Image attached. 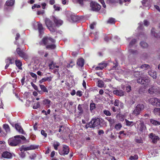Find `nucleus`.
Listing matches in <instances>:
<instances>
[{"instance_id": "nucleus-17", "label": "nucleus", "mask_w": 160, "mask_h": 160, "mask_svg": "<svg viewBox=\"0 0 160 160\" xmlns=\"http://www.w3.org/2000/svg\"><path fill=\"white\" fill-rule=\"evenodd\" d=\"M51 101L48 99H46L42 101L43 104L47 108H48L50 107Z\"/></svg>"}, {"instance_id": "nucleus-25", "label": "nucleus", "mask_w": 160, "mask_h": 160, "mask_svg": "<svg viewBox=\"0 0 160 160\" xmlns=\"http://www.w3.org/2000/svg\"><path fill=\"white\" fill-rule=\"evenodd\" d=\"M52 79V77H46L42 78L41 80L39 81V82L41 83L46 81H48L49 82L51 81Z\"/></svg>"}, {"instance_id": "nucleus-59", "label": "nucleus", "mask_w": 160, "mask_h": 160, "mask_svg": "<svg viewBox=\"0 0 160 160\" xmlns=\"http://www.w3.org/2000/svg\"><path fill=\"white\" fill-rule=\"evenodd\" d=\"M126 90L127 92H130L131 90V87L129 85H127L126 87Z\"/></svg>"}, {"instance_id": "nucleus-43", "label": "nucleus", "mask_w": 160, "mask_h": 160, "mask_svg": "<svg viewBox=\"0 0 160 160\" xmlns=\"http://www.w3.org/2000/svg\"><path fill=\"white\" fill-rule=\"evenodd\" d=\"M40 107V103L39 102H38L34 104L33 106V108L34 109H37Z\"/></svg>"}, {"instance_id": "nucleus-9", "label": "nucleus", "mask_w": 160, "mask_h": 160, "mask_svg": "<svg viewBox=\"0 0 160 160\" xmlns=\"http://www.w3.org/2000/svg\"><path fill=\"white\" fill-rule=\"evenodd\" d=\"M90 122L93 128L98 126L100 123V119L98 118L92 119Z\"/></svg>"}, {"instance_id": "nucleus-40", "label": "nucleus", "mask_w": 160, "mask_h": 160, "mask_svg": "<svg viewBox=\"0 0 160 160\" xmlns=\"http://www.w3.org/2000/svg\"><path fill=\"white\" fill-rule=\"evenodd\" d=\"M29 149V150H32L38 148V146H36L34 145H31L28 146Z\"/></svg>"}, {"instance_id": "nucleus-57", "label": "nucleus", "mask_w": 160, "mask_h": 160, "mask_svg": "<svg viewBox=\"0 0 160 160\" xmlns=\"http://www.w3.org/2000/svg\"><path fill=\"white\" fill-rule=\"evenodd\" d=\"M53 8L56 11H59L61 9V8L60 7L56 5H54Z\"/></svg>"}, {"instance_id": "nucleus-47", "label": "nucleus", "mask_w": 160, "mask_h": 160, "mask_svg": "<svg viewBox=\"0 0 160 160\" xmlns=\"http://www.w3.org/2000/svg\"><path fill=\"white\" fill-rule=\"evenodd\" d=\"M134 75L136 77H137L138 76H139L140 77H141L142 76V73L140 72H138V71H135L134 72Z\"/></svg>"}, {"instance_id": "nucleus-32", "label": "nucleus", "mask_w": 160, "mask_h": 160, "mask_svg": "<svg viewBox=\"0 0 160 160\" xmlns=\"http://www.w3.org/2000/svg\"><path fill=\"white\" fill-rule=\"evenodd\" d=\"M60 145V143L57 141H54L52 143V146L55 150H58V147Z\"/></svg>"}, {"instance_id": "nucleus-3", "label": "nucleus", "mask_w": 160, "mask_h": 160, "mask_svg": "<svg viewBox=\"0 0 160 160\" xmlns=\"http://www.w3.org/2000/svg\"><path fill=\"white\" fill-rule=\"evenodd\" d=\"M144 108V106L142 104H138L133 110L132 114L135 116H138L140 114L141 111Z\"/></svg>"}, {"instance_id": "nucleus-61", "label": "nucleus", "mask_w": 160, "mask_h": 160, "mask_svg": "<svg viewBox=\"0 0 160 160\" xmlns=\"http://www.w3.org/2000/svg\"><path fill=\"white\" fill-rule=\"evenodd\" d=\"M103 68V67H102V66H100L98 65V66L96 67L95 68V69L96 70H102V69Z\"/></svg>"}, {"instance_id": "nucleus-26", "label": "nucleus", "mask_w": 160, "mask_h": 160, "mask_svg": "<svg viewBox=\"0 0 160 160\" xmlns=\"http://www.w3.org/2000/svg\"><path fill=\"white\" fill-rule=\"evenodd\" d=\"M15 2L14 0H9L6 2V6H12Z\"/></svg>"}, {"instance_id": "nucleus-14", "label": "nucleus", "mask_w": 160, "mask_h": 160, "mask_svg": "<svg viewBox=\"0 0 160 160\" xmlns=\"http://www.w3.org/2000/svg\"><path fill=\"white\" fill-rule=\"evenodd\" d=\"M53 19L57 26H59L61 25L63 22L62 21L54 17H53Z\"/></svg>"}, {"instance_id": "nucleus-55", "label": "nucleus", "mask_w": 160, "mask_h": 160, "mask_svg": "<svg viewBox=\"0 0 160 160\" xmlns=\"http://www.w3.org/2000/svg\"><path fill=\"white\" fill-rule=\"evenodd\" d=\"M120 101L118 100H116L114 102V105L116 106H119L120 104Z\"/></svg>"}, {"instance_id": "nucleus-39", "label": "nucleus", "mask_w": 160, "mask_h": 160, "mask_svg": "<svg viewBox=\"0 0 160 160\" xmlns=\"http://www.w3.org/2000/svg\"><path fill=\"white\" fill-rule=\"evenodd\" d=\"M136 40L133 39L129 43L128 47L129 48H131L135 43Z\"/></svg>"}, {"instance_id": "nucleus-34", "label": "nucleus", "mask_w": 160, "mask_h": 160, "mask_svg": "<svg viewBox=\"0 0 160 160\" xmlns=\"http://www.w3.org/2000/svg\"><path fill=\"white\" fill-rule=\"evenodd\" d=\"M19 150L21 152L23 150L24 151L29 150L28 146L26 147L24 145H22L19 148Z\"/></svg>"}, {"instance_id": "nucleus-41", "label": "nucleus", "mask_w": 160, "mask_h": 160, "mask_svg": "<svg viewBox=\"0 0 160 160\" xmlns=\"http://www.w3.org/2000/svg\"><path fill=\"white\" fill-rule=\"evenodd\" d=\"M90 110L91 111H92L95 109L96 108L95 104L94 103L92 102L90 104Z\"/></svg>"}, {"instance_id": "nucleus-15", "label": "nucleus", "mask_w": 160, "mask_h": 160, "mask_svg": "<svg viewBox=\"0 0 160 160\" xmlns=\"http://www.w3.org/2000/svg\"><path fill=\"white\" fill-rule=\"evenodd\" d=\"M15 128L16 130L19 133L22 134H24V131L21 126L18 123L15 124Z\"/></svg>"}, {"instance_id": "nucleus-29", "label": "nucleus", "mask_w": 160, "mask_h": 160, "mask_svg": "<svg viewBox=\"0 0 160 160\" xmlns=\"http://www.w3.org/2000/svg\"><path fill=\"white\" fill-rule=\"evenodd\" d=\"M151 32L152 34L155 37L158 38H160V33H159L158 34L156 33L155 32L154 29L152 28L151 30Z\"/></svg>"}, {"instance_id": "nucleus-20", "label": "nucleus", "mask_w": 160, "mask_h": 160, "mask_svg": "<svg viewBox=\"0 0 160 160\" xmlns=\"http://www.w3.org/2000/svg\"><path fill=\"white\" fill-rule=\"evenodd\" d=\"M37 22L38 23V29L40 34H42L44 30L42 24L38 22Z\"/></svg>"}, {"instance_id": "nucleus-16", "label": "nucleus", "mask_w": 160, "mask_h": 160, "mask_svg": "<svg viewBox=\"0 0 160 160\" xmlns=\"http://www.w3.org/2000/svg\"><path fill=\"white\" fill-rule=\"evenodd\" d=\"M2 156L4 158H10L12 157V155L11 153L8 151H5L2 153Z\"/></svg>"}, {"instance_id": "nucleus-45", "label": "nucleus", "mask_w": 160, "mask_h": 160, "mask_svg": "<svg viewBox=\"0 0 160 160\" xmlns=\"http://www.w3.org/2000/svg\"><path fill=\"white\" fill-rule=\"evenodd\" d=\"M142 3L143 6H146L145 5L147 4L148 5L150 4L149 0H143L142 1Z\"/></svg>"}, {"instance_id": "nucleus-4", "label": "nucleus", "mask_w": 160, "mask_h": 160, "mask_svg": "<svg viewBox=\"0 0 160 160\" xmlns=\"http://www.w3.org/2000/svg\"><path fill=\"white\" fill-rule=\"evenodd\" d=\"M45 22L47 26L51 32H54L56 31V28L53 27L52 22L49 19L46 18Z\"/></svg>"}, {"instance_id": "nucleus-50", "label": "nucleus", "mask_w": 160, "mask_h": 160, "mask_svg": "<svg viewBox=\"0 0 160 160\" xmlns=\"http://www.w3.org/2000/svg\"><path fill=\"white\" fill-rule=\"evenodd\" d=\"M129 52L130 54H135L137 53V51L136 50L130 49L129 50Z\"/></svg>"}, {"instance_id": "nucleus-54", "label": "nucleus", "mask_w": 160, "mask_h": 160, "mask_svg": "<svg viewBox=\"0 0 160 160\" xmlns=\"http://www.w3.org/2000/svg\"><path fill=\"white\" fill-rule=\"evenodd\" d=\"M19 155L22 158H24L26 156L25 152L22 151L21 152L19 153Z\"/></svg>"}, {"instance_id": "nucleus-51", "label": "nucleus", "mask_w": 160, "mask_h": 160, "mask_svg": "<svg viewBox=\"0 0 160 160\" xmlns=\"http://www.w3.org/2000/svg\"><path fill=\"white\" fill-rule=\"evenodd\" d=\"M98 65H99L100 66H102V67H103V68L106 67L107 66V63L105 62H101V63H100Z\"/></svg>"}, {"instance_id": "nucleus-33", "label": "nucleus", "mask_w": 160, "mask_h": 160, "mask_svg": "<svg viewBox=\"0 0 160 160\" xmlns=\"http://www.w3.org/2000/svg\"><path fill=\"white\" fill-rule=\"evenodd\" d=\"M82 105L79 104L78 106V113L79 114H82L83 112V110L82 107Z\"/></svg>"}, {"instance_id": "nucleus-7", "label": "nucleus", "mask_w": 160, "mask_h": 160, "mask_svg": "<svg viewBox=\"0 0 160 160\" xmlns=\"http://www.w3.org/2000/svg\"><path fill=\"white\" fill-rule=\"evenodd\" d=\"M59 154L61 155H65L68 154L69 152V149L68 146L64 145L62 148V150H59Z\"/></svg>"}, {"instance_id": "nucleus-44", "label": "nucleus", "mask_w": 160, "mask_h": 160, "mask_svg": "<svg viewBox=\"0 0 160 160\" xmlns=\"http://www.w3.org/2000/svg\"><path fill=\"white\" fill-rule=\"evenodd\" d=\"M141 68L144 69H148V68H150V67L148 64H144L142 65L141 66Z\"/></svg>"}, {"instance_id": "nucleus-38", "label": "nucleus", "mask_w": 160, "mask_h": 160, "mask_svg": "<svg viewBox=\"0 0 160 160\" xmlns=\"http://www.w3.org/2000/svg\"><path fill=\"white\" fill-rule=\"evenodd\" d=\"M125 121L127 126H132L134 125V122L132 121H129L127 119H125Z\"/></svg>"}, {"instance_id": "nucleus-23", "label": "nucleus", "mask_w": 160, "mask_h": 160, "mask_svg": "<svg viewBox=\"0 0 160 160\" xmlns=\"http://www.w3.org/2000/svg\"><path fill=\"white\" fill-rule=\"evenodd\" d=\"M148 74L152 77L154 79L157 78V72L153 71H150L148 72Z\"/></svg>"}, {"instance_id": "nucleus-60", "label": "nucleus", "mask_w": 160, "mask_h": 160, "mask_svg": "<svg viewBox=\"0 0 160 160\" xmlns=\"http://www.w3.org/2000/svg\"><path fill=\"white\" fill-rule=\"evenodd\" d=\"M36 157V155L35 153L32 154L29 156V158L31 159H34Z\"/></svg>"}, {"instance_id": "nucleus-21", "label": "nucleus", "mask_w": 160, "mask_h": 160, "mask_svg": "<svg viewBox=\"0 0 160 160\" xmlns=\"http://www.w3.org/2000/svg\"><path fill=\"white\" fill-rule=\"evenodd\" d=\"M77 65L81 67L83 66L84 64V60L82 58H80L78 59L77 62Z\"/></svg>"}, {"instance_id": "nucleus-58", "label": "nucleus", "mask_w": 160, "mask_h": 160, "mask_svg": "<svg viewBox=\"0 0 160 160\" xmlns=\"http://www.w3.org/2000/svg\"><path fill=\"white\" fill-rule=\"evenodd\" d=\"M135 141L138 143H142L143 142L142 139L140 138H137L135 139Z\"/></svg>"}, {"instance_id": "nucleus-22", "label": "nucleus", "mask_w": 160, "mask_h": 160, "mask_svg": "<svg viewBox=\"0 0 160 160\" xmlns=\"http://www.w3.org/2000/svg\"><path fill=\"white\" fill-rule=\"evenodd\" d=\"M144 128H145L144 122H143L140 121L139 125L138 127V129L141 132H142Z\"/></svg>"}, {"instance_id": "nucleus-49", "label": "nucleus", "mask_w": 160, "mask_h": 160, "mask_svg": "<svg viewBox=\"0 0 160 160\" xmlns=\"http://www.w3.org/2000/svg\"><path fill=\"white\" fill-rule=\"evenodd\" d=\"M138 158V156L137 155H135L134 156H131L129 157V159L130 160H137Z\"/></svg>"}, {"instance_id": "nucleus-30", "label": "nucleus", "mask_w": 160, "mask_h": 160, "mask_svg": "<svg viewBox=\"0 0 160 160\" xmlns=\"http://www.w3.org/2000/svg\"><path fill=\"white\" fill-rule=\"evenodd\" d=\"M150 122L154 125H160V121H157L154 119H151L150 120Z\"/></svg>"}, {"instance_id": "nucleus-35", "label": "nucleus", "mask_w": 160, "mask_h": 160, "mask_svg": "<svg viewBox=\"0 0 160 160\" xmlns=\"http://www.w3.org/2000/svg\"><path fill=\"white\" fill-rule=\"evenodd\" d=\"M107 2L110 5L114 4L118 2V0H107Z\"/></svg>"}, {"instance_id": "nucleus-53", "label": "nucleus", "mask_w": 160, "mask_h": 160, "mask_svg": "<svg viewBox=\"0 0 160 160\" xmlns=\"http://www.w3.org/2000/svg\"><path fill=\"white\" fill-rule=\"evenodd\" d=\"M103 113L107 116H110L111 115L110 112L108 110H104L103 111Z\"/></svg>"}, {"instance_id": "nucleus-28", "label": "nucleus", "mask_w": 160, "mask_h": 160, "mask_svg": "<svg viewBox=\"0 0 160 160\" xmlns=\"http://www.w3.org/2000/svg\"><path fill=\"white\" fill-rule=\"evenodd\" d=\"M5 62L6 63H9V64H12L14 62V58H8L5 60Z\"/></svg>"}, {"instance_id": "nucleus-52", "label": "nucleus", "mask_w": 160, "mask_h": 160, "mask_svg": "<svg viewBox=\"0 0 160 160\" xmlns=\"http://www.w3.org/2000/svg\"><path fill=\"white\" fill-rule=\"evenodd\" d=\"M49 69H53L55 68V65L53 64V62H51L49 65Z\"/></svg>"}, {"instance_id": "nucleus-11", "label": "nucleus", "mask_w": 160, "mask_h": 160, "mask_svg": "<svg viewBox=\"0 0 160 160\" xmlns=\"http://www.w3.org/2000/svg\"><path fill=\"white\" fill-rule=\"evenodd\" d=\"M16 51L17 53L20 57L24 59L27 58V55L25 53L23 52L19 48H17L16 49Z\"/></svg>"}, {"instance_id": "nucleus-27", "label": "nucleus", "mask_w": 160, "mask_h": 160, "mask_svg": "<svg viewBox=\"0 0 160 160\" xmlns=\"http://www.w3.org/2000/svg\"><path fill=\"white\" fill-rule=\"evenodd\" d=\"M15 63L16 66L18 68L20 69H21L22 63L21 61L19 60H16L15 61Z\"/></svg>"}, {"instance_id": "nucleus-36", "label": "nucleus", "mask_w": 160, "mask_h": 160, "mask_svg": "<svg viewBox=\"0 0 160 160\" xmlns=\"http://www.w3.org/2000/svg\"><path fill=\"white\" fill-rule=\"evenodd\" d=\"M40 87L41 89L43 92H48V91L46 88L43 85H40Z\"/></svg>"}, {"instance_id": "nucleus-19", "label": "nucleus", "mask_w": 160, "mask_h": 160, "mask_svg": "<svg viewBox=\"0 0 160 160\" xmlns=\"http://www.w3.org/2000/svg\"><path fill=\"white\" fill-rule=\"evenodd\" d=\"M114 94L120 96H123L124 94V92L121 90H115L113 91Z\"/></svg>"}, {"instance_id": "nucleus-63", "label": "nucleus", "mask_w": 160, "mask_h": 160, "mask_svg": "<svg viewBox=\"0 0 160 160\" xmlns=\"http://www.w3.org/2000/svg\"><path fill=\"white\" fill-rule=\"evenodd\" d=\"M31 85L33 87V88L36 91H38V88L37 86L36 85L34 84L32 82H31Z\"/></svg>"}, {"instance_id": "nucleus-6", "label": "nucleus", "mask_w": 160, "mask_h": 160, "mask_svg": "<svg viewBox=\"0 0 160 160\" xmlns=\"http://www.w3.org/2000/svg\"><path fill=\"white\" fill-rule=\"evenodd\" d=\"M90 6L93 11H98L101 8V6L95 2H92L90 3Z\"/></svg>"}, {"instance_id": "nucleus-10", "label": "nucleus", "mask_w": 160, "mask_h": 160, "mask_svg": "<svg viewBox=\"0 0 160 160\" xmlns=\"http://www.w3.org/2000/svg\"><path fill=\"white\" fill-rule=\"evenodd\" d=\"M149 137L152 140V142L153 143H156L159 140V138L157 136L151 133L149 134Z\"/></svg>"}, {"instance_id": "nucleus-64", "label": "nucleus", "mask_w": 160, "mask_h": 160, "mask_svg": "<svg viewBox=\"0 0 160 160\" xmlns=\"http://www.w3.org/2000/svg\"><path fill=\"white\" fill-rule=\"evenodd\" d=\"M41 134L45 138H46L47 137V134L45 132V131L44 130H42L41 131Z\"/></svg>"}, {"instance_id": "nucleus-46", "label": "nucleus", "mask_w": 160, "mask_h": 160, "mask_svg": "<svg viewBox=\"0 0 160 160\" xmlns=\"http://www.w3.org/2000/svg\"><path fill=\"white\" fill-rule=\"evenodd\" d=\"M141 46L143 48H145L148 47V44L147 43L144 42H140Z\"/></svg>"}, {"instance_id": "nucleus-1", "label": "nucleus", "mask_w": 160, "mask_h": 160, "mask_svg": "<svg viewBox=\"0 0 160 160\" xmlns=\"http://www.w3.org/2000/svg\"><path fill=\"white\" fill-rule=\"evenodd\" d=\"M55 42V40L51 38H48L45 37L40 42V44L41 45L44 44L46 45L48 44L46 46V48L49 49H55L56 46L54 43Z\"/></svg>"}, {"instance_id": "nucleus-24", "label": "nucleus", "mask_w": 160, "mask_h": 160, "mask_svg": "<svg viewBox=\"0 0 160 160\" xmlns=\"http://www.w3.org/2000/svg\"><path fill=\"white\" fill-rule=\"evenodd\" d=\"M3 128L5 130L6 132L7 133H9L10 131V128L9 125L7 124H4L3 125Z\"/></svg>"}, {"instance_id": "nucleus-12", "label": "nucleus", "mask_w": 160, "mask_h": 160, "mask_svg": "<svg viewBox=\"0 0 160 160\" xmlns=\"http://www.w3.org/2000/svg\"><path fill=\"white\" fill-rule=\"evenodd\" d=\"M109 122V126L110 127H113L114 126L116 122V120L111 117H107L105 118Z\"/></svg>"}, {"instance_id": "nucleus-37", "label": "nucleus", "mask_w": 160, "mask_h": 160, "mask_svg": "<svg viewBox=\"0 0 160 160\" xmlns=\"http://www.w3.org/2000/svg\"><path fill=\"white\" fill-rule=\"evenodd\" d=\"M154 112L156 115H160V108H155L154 110Z\"/></svg>"}, {"instance_id": "nucleus-31", "label": "nucleus", "mask_w": 160, "mask_h": 160, "mask_svg": "<svg viewBox=\"0 0 160 160\" xmlns=\"http://www.w3.org/2000/svg\"><path fill=\"white\" fill-rule=\"evenodd\" d=\"M122 127V125L121 123H118L116 124L114 126V129L116 130H120Z\"/></svg>"}, {"instance_id": "nucleus-2", "label": "nucleus", "mask_w": 160, "mask_h": 160, "mask_svg": "<svg viewBox=\"0 0 160 160\" xmlns=\"http://www.w3.org/2000/svg\"><path fill=\"white\" fill-rule=\"evenodd\" d=\"M23 141L26 140L25 137L22 135H17L13 138H10L8 141V143L12 146H15L17 145L21 142V140Z\"/></svg>"}, {"instance_id": "nucleus-18", "label": "nucleus", "mask_w": 160, "mask_h": 160, "mask_svg": "<svg viewBox=\"0 0 160 160\" xmlns=\"http://www.w3.org/2000/svg\"><path fill=\"white\" fill-rule=\"evenodd\" d=\"M157 88L152 87L148 89V92L151 94H153L154 93L157 94Z\"/></svg>"}, {"instance_id": "nucleus-8", "label": "nucleus", "mask_w": 160, "mask_h": 160, "mask_svg": "<svg viewBox=\"0 0 160 160\" xmlns=\"http://www.w3.org/2000/svg\"><path fill=\"white\" fill-rule=\"evenodd\" d=\"M150 103L153 105L157 106H160V101L159 99L156 98H152L149 100Z\"/></svg>"}, {"instance_id": "nucleus-62", "label": "nucleus", "mask_w": 160, "mask_h": 160, "mask_svg": "<svg viewBox=\"0 0 160 160\" xmlns=\"http://www.w3.org/2000/svg\"><path fill=\"white\" fill-rule=\"evenodd\" d=\"M74 65V63L72 62H71L70 63H68L67 65V67L68 68H72Z\"/></svg>"}, {"instance_id": "nucleus-42", "label": "nucleus", "mask_w": 160, "mask_h": 160, "mask_svg": "<svg viewBox=\"0 0 160 160\" xmlns=\"http://www.w3.org/2000/svg\"><path fill=\"white\" fill-rule=\"evenodd\" d=\"M104 82L101 80L98 81V86L100 88L104 86Z\"/></svg>"}, {"instance_id": "nucleus-56", "label": "nucleus", "mask_w": 160, "mask_h": 160, "mask_svg": "<svg viewBox=\"0 0 160 160\" xmlns=\"http://www.w3.org/2000/svg\"><path fill=\"white\" fill-rule=\"evenodd\" d=\"M88 0H77V1L82 6L83 5V2L86 1Z\"/></svg>"}, {"instance_id": "nucleus-5", "label": "nucleus", "mask_w": 160, "mask_h": 160, "mask_svg": "<svg viewBox=\"0 0 160 160\" xmlns=\"http://www.w3.org/2000/svg\"><path fill=\"white\" fill-rule=\"evenodd\" d=\"M138 83L141 84H149V83L150 82V79L148 77L138 78L137 80Z\"/></svg>"}, {"instance_id": "nucleus-13", "label": "nucleus", "mask_w": 160, "mask_h": 160, "mask_svg": "<svg viewBox=\"0 0 160 160\" xmlns=\"http://www.w3.org/2000/svg\"><path fill=\"white\" fill-rule=\"evenodd\" d=\"M69 14L70 15V17L71 19H69V20L70 22H77L79 20V17L75 15L70 13H69Z\"/></svg>"}, {"instance_id": "nucleus-48", "label": "nucleus", "mask_w": 160, "mask_h": 160, "mask_svg": "<svg viewBox=\"0 0 160 160\" xmlns=\"http://www.w3.org/2000/svg\"><path fill=\"white\" fill-rule=\"evenodd\" d=\"M108 23L113 24L115 22V19L113 18H110L107 21Z\"/></svg>"}]
</instances>
